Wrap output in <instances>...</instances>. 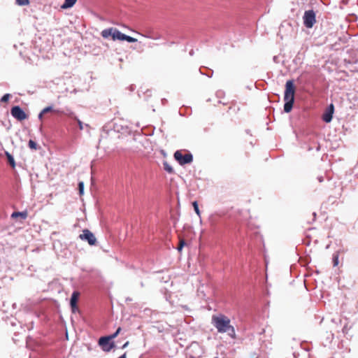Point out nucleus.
<instances>
[{
    "mask_svg": "<svg viewBox=\"0 0 358 358\" xmlns=\"http://www.w3.org/2000/svg\"><path fill=\"white\" fill-rule=\"evenodd\" d=\"M215 358H218V357H215Z\"/></svg>",
    "mask_w": 358,
    "mask_h": 358,
    "instance_id": "c85d7f7f",
    "label": "nucleus"
},
{
    "mask_svg": "<svg viewBox=\"0 0 358 358\" xmlns=\"http://www.w3.org/2000/svg\"><path fill=\"white\" fill-rule=\"evenodd\" d=\"M29 147L32 150H36L37 149V144L35 141L33 140H29Z\"/></svg>",
    "mask_w": 358,
    "mask_h": 358,
    "instance_id": "a211bd4d",
    "label": "nucleus"
},
{
    "mask_svg": "<svg viewBox=\"0 0 358 358\" xmlns=\"http://www.w3.org/2000/svg\"><path fill=\"white\" fill-rule=\"evenodd\" d=\"M77 0H64V3L61 6V8L67 9L73 7L76 3Z\"/></svg>",
    "mask_w": 358,
    "mask_h": 358,
    "instance_id": "9b49d317",
    "label": "nucleus"
},
{
    "mask_svg": "<svg viewBox=\"0 0 358 358\" xmlns=\"http://www.w3.org/2000/svg\"><path fill=\"white\" fill-rule=\"evenodd\" d=\"M129 345V341H127L123 345H122V348H125L127 345Z\"/></svg>",
    "mask_w": 358,
    "mask_h": 358,
    "instance_id": "a878e982",
    "label": "nucleus"
},
{
    "mask_svg": "<svg viewBox=\"0 0 358 358\" xmlns=\"http://www.w3.org/2000/svg\"><path fill=\"white\" fill-rule=\"evenodd\" d=\"M121 330H122L121 327H118V328H117V329L116 330V331H115L114 334H111V335H110V336H108V337L110 340L114 339V338H116V337L117 336V335L120 333Z\"/></svg>",
    "mask_w": 358,
    "mask_h": 358,
    "instance_id": "f3484780",
    "label": "nucleus"
},
{
    "mask_svg": "<svg viewBox=\"0 0 358 358\" xmlns=\"http://www.w3.org/2000/svg\"><path fill=\"white\" fill-rule=\"evenodd\" d=\"M334 110V105L331 104L329 107V109L322 115L323 121L327 123L330 122L333 117Z\"/></svg>",
    "mask_w": 358,
    "mask_h": 358,
    "instance_id": "9d476101",
    "label": "nucleus"
},
{
    "mask_svg": "<svg viewBox=\"0 0 358 358\" xmlns=\"http://www.w3.org/2000/svg\"><path fill=\"white\" fill-rule=\"evenodd\" d=\"M212 324L218 333H227L231 338H236L234 327L231 325L230 319L224 315H214L212 316Z\"/></svg>",
    "mask_w": 358,
    "mask_h": 358,
    "instance_id": "f257e3e1",
    "label": "nucleus"
},
{
    "mask_svg": "<svg viewBox=\"0 0 358 358\" xmlns=\"http://www.w3.org/2000/svg\"><path fill=\"white\" fill-rule=\"evenodd\" d=\"M11 217L13 218L21 217L22 219H26L27 217V212L23 211V212H14L11 215Z\"/></svg>",
    "mask_w": 358,
    "mask_h": 358,
    "instance_id": "4468645a",
    "label": "nucleus"
},
{
    "mask_svg": "<svg viewBox=\"0 0 358 358\" xmlns=\"http://www.w3.org/2000/svg\"><path fill=\"white\" fill-rule=\"evenodd\" d=\"M10 95L9 94H4L1 99V102H7L10 98Z\"/></svg>",
    "mask_w": 358,
    "mask_h": 358,
    "instance_id": "412c9836",
    "label": "nucleus"
},
{
    "mask_svg": "<svg viewBox=\"0 0 358 358\" xmlns=\"http://www.w3.org/2000/svg\"><path fill=\"white\" fill-rule=\"evenodd\" d=\"M163 166H164V169L169 173H174V170L173 169V167L171 166V165L166 161H164L163 162Z\"/></svg>",
    "mask_w": 358,
    "mask_h": 358,
    "instance_id": "ddd939ff",
    "label": "nucleus"
},
{
    "mask_svg": "<svg viewBox=\"0 0 358 358\" xmlns=\"http://www.w3.org/2000/svg\"><path fill=\"white\" fill-rule=\"evenodd\" d=\"M78 189H79L80 194L82 195L83 194V190H84V184L83 182H79Z\"/></svg>",
    "mask_w": 358,
    "mask_h": 358,
    "instance_id": "aec40b11",
    "label": "nucleus"
},
{
    "mask_svg": "<svg viewBox=\"0 0 358 358\" xmlns=\"http://www.w3.org/2000/svg\"><path fill=\"white\" fill-rule=\"evenodd\" d=\"M16 4L18 6H27L29 4V0H15Z\"/></svg>",
    "mask_w": 358,
    "mask_h": 358,
    "instance_id": "dca6fc26",
    "label": "nucleus"
},
{
    "mask_svg": "<svg viewBox=\"0 0 358 358\" xmlns=\"http://www.w3.org/2000/svg\"><path fill=\"white\" fill-rule=\"evenodd\" d=\"M74 119L77 121L79 129L80 130H83V123L76 117H75Z\"/></svg>",
    "mask_w": 358,
    "mask_h": 358,
    "instance_id": "b1692460",
    "label": "nucleus"
},
{
    "mask_svg": "<svg viewBox=\"0 0 358 358\" xmlns=\"http://www.w3.org/2000/svg\"><path fill=\"white\" fill-rule=\"evenodd\" d=\"M11 115L18 121H22L27 119L28 115L18 106H13L10 110Z\"/></svg>",
    "mask_w": 358,
    "mask_h": 358,
    "instance_id": "423d86ee",
    "label": "nucleus"
},
{
    "mask_svg": "<svg viewBox=\"0 0 358 358\" xmlns=\"http://www.w3.org/2000/svg\"><path fill=\"white\" fill-rule=\"evenodd\" d=\"M79 238L83 241H86L90 245H94L96 243V238L90 230L84 229L83 233L79 235Z\"/></svg>",
    "mask_w": 358,
    "mask_h": 358,
    "instance_id": "6e6552de",
    "label": "nucleus"
},
{
    "mask_svg": "<svg viewBox=\"0 0 358 358\" xmlns=\"http://www.w3.org/2000/svg\"><path fill=\"white\" fill-rule=\"evenodd\" d=\"M185 244V243L184 240H180V241L179 245H178V246L177 248V249H178V250L179 252H180L182 250V248H183Z\"/></svg>",
    "mask_w": 358,
    "mask_h": 358,
    "instance_id": "4be33fe9",
    "label": "nucleus"
},
{
    "mask_svg": "<svg viewBox=\"0 0 358 358\" xmlns=\"http://www.w3.org/2000/svg\"><path fill=\"white\" fill-rule=\"evenodd\" d=\"M5 155L6 156L8 164L10 165L12 168H15V162L13 157L8 152H5Z\"/></svg>",
    "mask_w": 358,
    "mask_h": 358,
    "instance_id": "f8f14e48",
    "label": "nucleus"
},
{
    "mask_svg": "<svg viewBox=\"0 0 358 358\" xmlns=\"http://www.w3.org/2000/svg\"><path fill=\"white\" fill-rule=\"evenodd\" d=\"M52 111H53V109H52V106H48V107L43 108L42 110V111L39 113L38 118L40 120H42L43 116L44 114H45L47 113H49V112H52Z\"/></svg>",
    "mask_w": 358,
    "mask_h": 358,
    "instance_id": "2eb2a0df",
    "label": "nucleus"
},
{
    "mask_svg": "<svg viewBox=\"0 0 358 358\" xmlns=\"http://www.w3.org/2000/svg\"><path fill=\"white\" fill-rule=\"evenodd\" d=\"M80 293L78 292H73L70 301L71 307L72 309V311L75 313L76 310H78V307L77 306V303L79 299Z\"/></svg>",
    "mask_w": 358,
    "mask_h": 358,
    "instance_id": "1a4fd4ad",
    "label": "nucleus"
},
{
    "mask_svg": "<svg viewBox=\"0 0 358 358\" xmlns=\"http://www.w3.org/2000/svg\"><path fill=\"white\" fill-rule=\"evenodd\" d=\"M143 36H145V37H147V38H154L152 36L148 35H148H143Z\"/></svg>",
    "mask_w": 358,
    "mask_h": 358,
    "instance_id": "bb28decb",
    "label": "nucleus"
},
{
    "mask_svg": "<svg viewBox=\"0 0 358 358\" xmlns=\"http://www.w3.org/2000/svg\"><path fill=\"white\" fill-rule=\"evenodd\" d=\"M294 93L295 87L293 80H287L285 85L284 95V100L285 101L284 105V111L285 113H289L292 109L294 101Z\"/></svg>",
    "mask_w": 358,
    "mask_h": 358,
    "instance_id": "f03ea898",
    "label": "nucleus"
},
{
    "mask_svg": "<svg viewBox=\"0 0 358 358\" xmlns=\"http://www.w3.org/2000/svg\"><path fill=\"white\" fill-rule=\"evenodd\" d=\"M333 262H334V266H338V255H334Z\"/></svg>",
    "mask_w": 358,
    "mask_h": 358,
    "instance_id": "5701e85b",
    "label": "nucleus"
},
{
    "mask_svg": "<svg viewBox=\"0 0 358 358\" xmlns=\"http://www.w3.org/2000/svg\"><path fill=\"white\" fill-rule=\"evenodd\" d=\"M174 158L181 166L190 164L193 161V156L191 153L189 152L183 155L182 150L175 152Z\"/></svg>",
    "mask_w": 358,
    "mask_h": 358,
    "instance_id": "20e7f679",
    "label": "nucleus"
},
{
    "mask_svg": "<svg viewBox=\"0 0 358 358\" xmlns=\"http://www.w3.org/2000/svg\"><path fill=\"white\" fill-rule=\"evenodd\" d=\"M319 180H320V182H322L323 181L322 178H320Z\"/></svg>",
    "mask_w": 358,
    "mask_h": 358,
    "instance_id": "cd10ccee",
    "label": "nucleus"
},
{
    "mask_svg": "<svg viewBox=\"0 0 358 358\" xmlns=\"http://www.w3.org/2000/svg\"><path fill=\"white\" fill-rule=\"evenodd\" d=\"M110 339L108 336L101 337L99 340V345L104 352H110L114 347V342H110Z\"/></svg>",
    "mask_w": 358,
    "mask_h": 358,
    "instance_id": "0eeeda50",
    "label": "nucleus"
},
{
    "mask_svg": "<svg viewBox=\"0 0 358 358\" xmlns=\"http://www.w3.org/2000/svg\"><path fill=\"white\" fill-rule=\"evenodd\" d=\"M118 358H127V352H124L122 355H121Z\"/></svg>",
    "mask_w": 358,
    "mask_h": 358,
    "instance_id": "393cba45",
    "label": "nucleus"
},
{
    "mask_svg": "<svg viewBox=\"0 0 358 358\" xmlns=\"http://www.w3.org/2000/svg\"><path fill=\"white\" fill-rule=\"evenodd\" d=\"M192 206H193V207H194V210H195L196 213L199 216H200V210H199V206H198V203H197V201H194V202L192 203Z\"/></svg>",
    "mask_w": 358,
    "mask_h": 358,
    "instance_id": "6ab92c4d",
    "label": "nucleus"
},
{
    "mask_svg": "<svg viewBox=\"0 0 358 358\" xmlns=\"http://www.w3.org/2000/svg\"><path fill=\"white\" fill-rule=\"evenodd\" d=\"M101 36L104 38H108L109 36L112 37L113 41H126L129 43L137 42V39L131 36H127L120 32L116 28L110 27L108 29H103L101 33Z\"/></svg>",
    "mask_w": 358,
    "mask_h": 358,
    "instance_id": "7ed1b4c3",
    "label": "nucleus"
},
{
    "mask_svg": "<svg viewBox=\"0 0 358 358\" xmlns=\"http://www.w3.org/2000/svg\"><path fill=\"white\" fill-rule=\"evenodd\" d=\"M303 24L306 28H312L316 22L315 13L313 10H306L304 13Z\"/></svg>",
    "mask_w": 358,
    "mask_h": 358,
    "instance_id": "39448f33",
    "label": "nucleus"
}]
</instances>
